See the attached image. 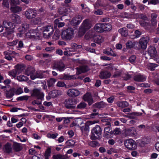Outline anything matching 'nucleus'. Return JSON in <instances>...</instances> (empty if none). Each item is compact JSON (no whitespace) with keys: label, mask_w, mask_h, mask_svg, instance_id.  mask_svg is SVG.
<instances>
[{"label":"nucleus","mask_w":159,"mask_h":159,"mask_svg":"<svg viewBox=\"0 0 159 159\" xmlns=\"http://www.w3.org/2000/svg\"><path fill=\"white\" fill-rule=\"evenodd\" d=\"M3 25L5 28V31L3 33V36L6 37L8 40L12 39L14 34L11 30L14 28V24L10 22L3 21Z\"/></svg>","instance_id":"f257e3e1"},{"label":"nucleus","mask_w":159,"mask_h":159,"mask_svg":"<svg viewBox=\"0 0 159 159\" xmlns=\"http://www.w3.org/2000/svg\"><path fill=\"white\" fill-rule=\"evenodd\" d=\"M83 19L80 15H77L73 17L70 21V25L73 26V28L70 26V40L74 34V32L77 31V26L79 25Z\"/></svg>","instance_id":"f03ea898"},{"label":"nucleus","mask_w":159,"mask_h":159,"mask_svg":"<svg viewBox=\"0 0 159 159\" xmlns=\"http://www.w3.org/2000/svg\"><path fill=\"white\" fill-rule=\"evenodd\" d=\"M102 129L100 126L96 125L91 130L90 139L92 140L99 139L102 134Z\"/></svg>","instance_id":"7ed1b4c3"},{"label":"nucleus","mask_w":159,"mask_h":159,"mask_svg":"<svg viewBox=\"0 0 159 159\" xmlns=\"http://www.w3.org/2000/svg\"><path fill=\"white\" fill-rule=\"evenodd\" d=\"M90 28L88 20L87 19L84 20L79 29V35L80 37L83 36Z\"/></svg>","instance_id":"20e7f679"},{"label":"nucleus","mask_w":159,"mask_h":159,"mask_svg":"<svg viewBox=\"0 0 159 159\" xmlns=\"http://www.w3.org/2000/svg\"><path fill=\"white\" fill-rule=\"evenodd\" d=\"M43 36L44 38H48L54 32L53 27L51 25H47L42 28Z\"/></svg>","instance_id":"39448f33"},{"label":"nucleus","mask_w":159,"mask_h":159,"mask_svg":"<svg viewBox=\"0 0 159 159\" xmlns=\"http://www.w3.org/2000/svg\"><path fill=\"white\" fill-rule=\"evenodd\" d=\"M37 11L35 8H29L25 11V17L28 19H31L35 18L37 15Z\"/></svg>","instance_id":"423d86ee"},{"label":"nucleus","mask_w":159,"mask_h":159,"mask_svg":"<svg viewBox=\"0 0 159 159\" xmlns=\"http://www.w3.org/2000/svg\"><path fill=\"white\" fill-rule=\"evenodd\" d=\"M124 145L129 150H134L137 148L136 142L133 139H129L125 141Z\"/></svg>","instance_id":"0eeeda50"},{"label":"nucleus","mask_w":159,"mask_h":159,"mask_svg":"<svg viewBox=\"0 0 159 159\" xmlns=\"http://www.w3.org/2000/svg\"><path fill=\"white\" fill-rule=\"evenodd\" d=\"M31 96L33 97H35L38 99H40L42 101L44 99V93L41 92L40 90L37 89H34L33 90L31 93Z\"/></svg>","instance_id":"6e6552de"},{"label":"nucleus","mask_w":159,"mask_h":159,"mask_svg":"<svg viewBox=\"0 0 159 159\" xmlns=\"http://www.w3.org/2000/svg\"><path fill=\"white\" fill-rule=\"evenodd\" d=\"M65 68V65L61 61H55L53 64V69L56 70L61 72L64 71Z\"/></svg>","instance_id":"1a4fd4ad"},{"label":"nucleus","mask_w":159,"mask_h":159,"mask_svg":"<svg viewBox=\"0 0 159 159\" xmlns=\"http://www.w3.org/2000/svg\"><path fill=\"white\" fill-rule=\"evenodd\" d=\"M148 40L147 38L143 37L141 38L139 40L138 43V48L139 49H145L147 46Z\"/></svg>","instance_id":"9d476101"},{"label":"nucleus","mask_w":159,"mask_h":159,"mask_svg":"<svg viewBox=\"0 0 159 159\" xmlns=\"http://www.w3.org/2000/svg\"><path fill=\"white\" fill-rule=\"evenodd\" d=\"M83 99L84 101L88 103L89 106H90L94 102L91 94L89 92L87 93L83 96Z\"/></svg>","instance_id":"9b49d317"},{"label":"nucleus","mask_w":159,"mask_h":159,"mask_svg":"<svg viewBox=\"0 0 159 159\" xmlns=\"http://www.w3.org/2000/svg\"><path fill=\"white\" fill-rule=\"evenodd\" d=\"M70 27H68L67 28L63 30L61 34V36L62 39L67 40H70Z\"/></svg>","instance_id":"f8f14e48"},{"label":"nucleus","mask_w":159,"mask_h":159,"mask_svg":"<svg viewBox=\"0 0 159 159\" xmlns=\"http://www.w3.org/2000/svg\"><path fill=\"white\" fill-rule=\"evenodd\" d=\"M76 73L78 74H80L83 73H85L89 70V66L86 65H83L77 67Z\"/></svg>","instance_id":"ddd939ff"},{"label":"nucleus","mask_w":159,"mask_h":159,"mask_svg":"<svg viewBox=\"0 0 159 159\" xmlns=\"http://www.w3.org/2000/svg\"><path fill=\"white\" fill-rule=\"evenodd\" d=\"M150 17L151 18V25L152 27L155 28L157 26V15L155 13H152L151 14Z\"/></svg>","instance_id":"4468645a"},{"label":"nucleus","mask_w":159,"mask_h":159,"mask_svg":"<svg viewBox=\"0 0 159 159\" xmlns=\"http://www.w3.org/2000/svg\"><path fill=\"white\" fill-rule=\"evenodd\" d=\"M68 10H70V7H67L64 6L59 8L58 12L60 15L63 16H65L68 14Z\"/></svg>","instance_id":"2eb2a0df"},{"label":"nucleus","mask_w":159,"mask_h":159,"mask_svg":"<svg viewBox=\"0 0 159 159\" xmlns=\"http://www.w3.org/2000/svg\"><path fill=\"white\" fill-rule=\"evenodd\" d=\"M148 53L151 57H155L157 54L156 48L153 46H150L148 49Z\"/></svg>","instance_id":"dca6fc26"},{"label":"nucleus","mask_w":159,"mask_h":159,"mask_svg":"<svg viewBox=\"0 0 159 159\" xmlns=\"http://www.w3.org/2000/svg\"><path fill=\"white\" fill-rule=\"evenodd\" d=\"M146 77L144 75L138 74L135 75L134 77V80L137 82H144L146 80Z\"/></svg>","instance_id":"f3484780"},{"label":"nucleus","mask_w":159,"mask_h":159,"mask_svg":"<svg viewBox=\"0 0 159 159\" xmlns=\"http://www.w3.org/2000/svg\"><path fill=\"white\" fill-rule=\"evenodd\" d=\"M107 104L103 101L98 102L93 104L92 106L93 108L100 109L105 107Z\"/></svg>","instance_id":"a211bd4d"},{"label":"nucleus","mask_w":159,"mask_h":159,"mask_svg":"<svg viewBox=\"0 0 159 159\" xmlns=\"http://www.w3.org/2000/svg\"><path fill=\"white\" fill-rule=\"evenodd\" d=\"M14 68L18 73L19 74L21 73L25 69V66L22 64H18L14 66Z\"/></svg>","instance_id":"6ab92c4d"},{"label":"nucleus","mask_w":159,"mask_h":159,"mask_svg":"<svg viewBox=\"0 0 159 159\" xmlns=\"http://www.w3.org/2000/svg\"><path fill=\"white\" fill-rule=\"evenodd\" d=\"M26 74L28 75H30V78L32 80H34L37 78L36 74L34 75L35 72L34 70L31 69V68H28L25 70Z\"/></svg>","instance_id":"aec40b11"},{"label":"nucleus","mask_w":159,"mask_h":159,"mask_svg":"<svg viewBox=\"0 0 159 159\" xmlns=\"http://www.w3.org/2000/svg\"><path fill=\"white\" fill-rule=\"evenodd\" d=\"M29 27V25L26 23L22 25L21 26L18 28V30L20 35L25 33Z\"/></svg>","instance_id":"412c9836"},{"label":"nucleus","mask_w":159,"mask_h":159,"mask_svg":"<svg viewBox=\"0 0 159 159\" xmlns=\"http://www.w3.org/2000/svg\"><path fill=\"white\" fill-rule=\"evenodd\" d=\"M4 91L6 92L5 93L6 98H11L14 95L15 88H13L9 90H7L6 89H4Z\"/></svg>","instance_id":"4be33fe9"},{"label":"nucleus","mask_w":159,"mask_h":159,"mask_svg":"<svg viewBox=\"0 0 159 159\" xmlns=\"http://www.w3.org/2000/svg\"><path fill=\"white\" fill-rule=\"evenodd\" d=\"M93 39L95 43L98 44H100L104 40V38L100 35H96L93 37Z\"/></svg>","instance_id":"5701e85b"},{"label":"nucleus","mask_w":159,"mask_h":159,"mask_svg":"<svg viewBox=\"0 0 159 159\" xmlns=\"http://www.w3.org/2000/svg\"><path fill=\"white\" fill-rule=\"evenodd\" d=\"M111 74L110 72L107 71H103L100 72V77L101 79H106L110 78Z\"/></svg>","instance_id":"b1692460"},{"label":"nucleus","mask_w":159,"mask_h":159,"mask_svg":"<svg viewBox=\"0 0 159 159\" xmlns=\"http://www.w3.org/2000/svg\"><path fill=\"white\" fill-rule=\"evenodd\" d=\"M60 19H56L54 22V29H57V27L58 28H61L64 26L65 25L64 22H60Z\"/></svg>","instance_id":"393cba45"},{"label":"nucleus","mask_w":159,"mask_h":159,"mask_svg":"<svg viewBox=\"0 0 159 159\" xmlns=\"http://www.w3.org/2000/svg\"><path fill=\"white\" fill-rule=\"evenodd\" d=\"M94 29L95 31L98 32H103V23L96 24L94 27Z\"/></svg>","instance_id":"a878e982"},{"label":"nucleus","mask_w":159,"mask_h":159,"mask_svg":"<svg viewBox=\"0 0 159 159\" xmlns=\"http://www.w3.org/2000/svg\"><path fill=\"white\" fill-rule=\"evenodd\" d=\"M111 131H112V129H110L109 127H105L104 129V137L108 138L110 137L112 134H111Z\"/></svg>","instance_id":"bb28decb"},{"label":"nucleus","mask_w":159,"mask_h":159,"mask_svg":"<svg viewBox=\"0 0 159 159\" xmlns=\"http://www.w3.org/2000/svg\"><path fill=\"white\" fill-rule=\"evenodd\" d=\"M34 30L35 31H34V32H33V33H34V34H31L30 39H33L34 40L39 39L40 37V34L38 32V30L36 29H34Z\"/></svg>","instance_id":"cd10ccee"},{"label":"nucleus","mask_w":159,"mask_h":159,"mask_svg":"<svg viewBox=\"0 0 159 159\" xmlns=\"http://www.w3.org/2000/svg\"><path fill=\"white\" fill-rule=\"evenodd\" d=\"M11 19L13 22L19 24L20 22V16L16 13L13 14L11 16Z\"/></svg>","instance_id":"c85d7f7f"},{"label":"nucleus","mask_w":159,"mask_h":159,"mask_svg":"<svg viewBox=\"0 0 159 159\" xmlns=\"http://www.w3.org/2000/svg\"><path fill=\"white\" fill-rule=\"evenodd\" d=\"M13 148L14 150L17 152L20 151L22 149L20 143L17 142L13 143Z\"/></svg>","instance_id":"c756f323"},{"label":"nucleus","mask_w":159,"mask_h":159,"mask_svg":"<svg viewBox=\"0 0 159 159\" xmlns=\"http://www.w3.org/2000/svg\"><path fill=\"white\" fill-rule=\"evenodd\" d=\"M117 106L122 108H125L129 106V103L126 101H119L116 102Z\"/></svg>","instance_id":"7c9ffc66"},{"label":"nucleus","mask_w":159,"mask_h":159,"mask_svg":"<svg viewBox=\"0 0 159 159\" xmlns=\"http://www.w3.org/2000/svg\"><path fill=\"white\" fill-rule=\"evenodd\" d=\"M137 141L140 146L141 147H143L146 144L148 143L147 139L146 138H143L139 139L137 140Z\"/></svg>","instance_id":"2f4dec72"},{"label":"nucleus","mask_w":159,"mask_h":159,"mask_svg":"<svg viewBox=\"0 0 159 159\" xmlns=\"http://www.w3.org/2000/svg\"><path fill=\"white\" fill-rule=\"evenodd\" d=\"M4 150L6 152L8 153L11 152L12 149L11 147V144L10 143L8 142L5 145Z\"/></svg>","instance_id":"473e14b6"},{"label":"nucleus","mask_w":159,"mask_h":159,"mask_svg":"<svg viewBox=\"0 0 159 159\" xmlns=\"http://www.w3.org/2000/svg\"><path fill=\"white\" fill-rule=\"evenodd\" d=\"M118 32L120 33L122 36L126 37L127 36L128 31L126 28H120L118 30Z\"/></svg>","instance_id":"72a5a7b5"},{"label":"nucleus","mask_w":159,"mask_h":159,"mask_svg":"<svg viewBox=\"0 0 159 159\" xmlns=\"http://www.w3.org/2000/svg\"><path fill=\"white\" fill-rule=\"evenodd\" d=\"M80 92L77 90L70 89V96L73 97H76L80 94Z\"/></svg>","instance_id":"f704fd0d"},{"label":"nucleus","mask_w":159,"mask_h":159,"mask_svg":"<svg viewBox=\"0 0 159 159\" xmlns=\"http://www.w3.org/2000/svg\"><path fill=\"white\" fill-rule=\"evenodd\" d=\"M103 32L109 31L111 30L112 29L111 25L109 23L107 24L103 23Z\"/></svg>","instance_id":"c9c22d12"},{"label":"nucleus","mask_w":159,"mask_h":159,"mask_svg":"<svg viewBox=\"0 0 159 159\" xmlns=\"http://www.w3.org/2000/svg\"><path fill=\"white\" fill-rule=\"evenodd\" d=\"M11 10L12 12L16 13L21 11L22 10V8L16 5L14 6H11Z\"/></svg>","instance_id":"e433bc0d"},{"label":"nucleus","mask_w":159,"mask_h":159,"mask_svg":"<svg viewBox=\"0 0 159 159\" xmlns=\"http://www.w3.org/2000/svg\"><path fill=\"white\" fill-rule=\"evenodd\" d=\"M51 147H48L47 148L44 154L45 158H49V157L51 156Z\"/></svg>","instance_id":"4c0bfd02"},{"label":"nucleus","mask_w":159,"mask_h":159,"mask_svg":"<svg viewBox=\"0 0 159 159\" xmlns=\"http://www.w3.org/2000/svg\"><path fill=\"white\" fill-rule=\"evenodd\" d=\"M145 20H139V23L141 26L145 28L151 25V23L146 22Z\"/></svg>","instance_id":"58836bf2"},{"label":"nucleus","mask_w":159,"mask_h":159,"mask_svg":"<svg viewBox=\"0 0 159 159\" xmlns=\"http://www.w3.org/2000/svg\"><path fill=\"white\" fill-rule=\"evenodd\" d=\"M89 145L92 147L95 148L96 146H99L100 144L98 142L93 141H90L89 143Z\"/></svg>","instance_id":"ea45409f"},{"label":"nucleus","mask_w":159,"mask_h":159,"mask_svg":"<svg viewBox=\"0 0 159 159\" xmlns=\"http://www.w3.org/2000/svg\"><path fill=\"white\" fill-rule=\"evenodd\" d=\"M8 75L11 76H12L14 78L16 77L17 75H18V73L15 68L11 70L8 72Z\"/></svg>","instance_id":"a19ab883"},{"label":"nucleus","mask_w":159,"mask_h":159,"mask_svg":"<svg viewBox=\"0 0 159 159\" xmlns=\"http://www.w3.org/2000/svg\"><path fill=\"white\" fill-rule=\"evenodd\" d=\"M29 98L28 95H24L18 97L16 98V100L18 101H21L24 100L27 101Z\"/></svg>","instance_id":"79ce46f5"},{"label":"nucleus","mask_w":159,"mask_h":159,"mask_svg":"<svg viewBox=\"0 0 159 159\" xmlns=\"http://www.w3.org/2000/svg\"><path fill=\"white\" fill-rule=\"evenodd\" d=\"M57 86L59 87H65L66 89L70 87V85L68 84L67 86L65 84L64 82L62 81H59L57 84Z\"/></svg>","instance_id":"37998d69"},{"label":"nucleus","mask_w":159,"mask_h":159,"mask_svg":"<svg viewBox=\"0 0 159 159\" xmlns=\"http://www.w3.org/2000/svg\"><path fill=\"white\" fill-rule=\"evenodd\" d=\"M158 66V65L157 64L150 63L148 64V68L150 69L151 70L153 71L155 70V67H157Z\"/></svg>","instance_id":"c03bdc74"},{"label":"nucleus","mask_w":159,"mask_h":159,"mask_svg":"<svg viewBox=\"0 0 159 159\" xmlns=\"http://www.w3.org/2000/svg\"><path fill=\"white\" fill-rule=\"evenodd\" d=\"M55 82V80L54 79H51L50 80H48L47 82L48 87L50 88L53 87Z\"/></svg>","instance_id":"a18cd8bd"},{"label":"nucleus","mask_w":159,"mask_h":159,"mask_svg":"<svg viewBox=\"0 0 159 159\" xmlns=\"http://www.w3.org/2000/svg\"><path fill=\"white\" fill-rule=\"evenodd\" d=\"M64 54L65 56L62 57L63 60L65 61H68L69 62L70 61V54H68L67 52L66 51L64 52Z\"/></svg>","instance_id":"49530a36"},{"label":"nucleus","mask_w":159,"mask_h":159,"mask_svg":"<svg viewBox=\"0 0 159 159\" xmlns=\"http://www.w3.org/2000/svg\"><path fill=\"white\" fill-rule=\"evenodd\" d=\"M87 104L84 102H81L76 107V109H84L87 106Z\"/></svg>","instance_id":"de8ad7c7"},{"label":"nucleus","mask_w":159,"mask_h":159,"mask_svg":"<svg viewBox=\"0 0 159 159\" xmlns=\"http://www.w3.org/2000/svg\"><path fill=\"white\" fill-rule=\"evenodd\" d=\"M138 17L139 19H142V20H148V18L145 14H140L139 15Z\"/></svg>","instance_id":"09e8293b"},{"label":"nucleus","mask_w":159,"mask_h":159,"mask_svg":"<svg viewBox=\"0 0 159 159\" xmlns=\"http://www.w3.org/2000/svg\"><path fill=\"white\" fill-rule=\"evenodd\" d=\"M111 134H112V135L114 134L117 135L120 134L121 133V131H120V128H115L113 131H111Z\"/></svg>","instance_id":"8fccbe9b"},{"label":"nucleus","mask_w":159,"mask_h":159,"mask_svg":"<svg viewBox=\"0 0 159 159\" xmlns=\"http://www.w3.org/2000/svg\"><path fill=\"white\" fill-rule=\"evenodd\" d=\"M27 77L24 75L18 76L17 77V79L19 81H25L26 80Z\"/></svg>","instance_id":"3c124183"},{"label":"nucleus","mask_w":159,"mask_h":159,"mask_svg":"<svg viewBox=\"0 0 159 159\" xmlns=\"http://www.w3.org/2000/svg\"><path fill=\"white\" fill-rule=\"evenodd\" d=\"M34 31H35V30L34 29H32L29 30L28 32L25 33V35L26 37L30 39V37H31V35L32 34H34V33H33V32H34Z\"/></svg>","instance_id":"603ef678"},{"label":"nucleus","mask_w":159,"mask_h":159,"mask_svg":"<svg viewBox=\"0 0 159 159\" xmlns=\"http://www.w3.org/2000/svg\"><path fill=\"white\" fill-rule=\"evenodd\" d=\"M71 47H70V49H71V47H72V50H70V52L71 51H73V50H75V49H77L78 48H79L80 47H78V46L75 43H72L70 45ZM79 46L81 47V46L79 45Z\"/></svg>","instance_id":"864d4df0"},{"label":"nucleus","mask_w":159,"mask_h":159,"mask_svg":"<svg viewBox=\"0 0 159 159\" xmlns=\"http://www.w3.org/2000/svg\"><path fill=\"white\" fill-rule=\"evenodd\" d=\"M64 158V156L60 154L54 155L52 156L53 159H63Z\"/></svg>","instance_id":"5fc2aeb1"},{"label":"nucleus","mask_w":159,"mask_h":159,"mask_svg":"<svg viewBox=\"0 0 159 159\" xmlns=\"http://www.w3.org/2000/svg\"><path fill=\"white\" fill-rule=\"evenodd\" d=\"M135 35L134 36V38H137L141 35L142 33L139 30H136L134 31Z\"/></svg>","instance_id":"6e6d98bb"},{"label":"nucleus","mask_w":159,"mask_h":159,"mask_svg":"<svg viewBox=\"0 0 159 159\" xmlns=\"http://www.w3.org/2000/svg\"><path fill=\"white\" fill-rule=\"evenodd\" d=\"M57 136L58 134L57 133L52 134L48 133V134L47 136L48 138L54 139L57 137Z\"/></svg>","instance_id":"4d7b16f0"},{"label":"nucleus","mask_w":159,"mask_h":159,"mask_svg":"<svg viewBox=\"0 0 159 159\" xmlns=\"http://www.w3.org/2000/svg\"><path fill=\"white\" fill-rule=\"evenodd\" d=\"M136 59V57L135 55H133L131 56L129 58V60L130 63L133 64L135 62V60Z\"/></svg>","instance_id":"13d9d810"},{"label":"nucleus","mask_w":159,"mask_h":159,"mask_svg":"<svg viewBox=\"0 0 159 159\" xmlns=\"http://www.w3.org/2000/svg\"><path fill=\"white\" fill-rule=\"evenodd\" d=\"M22 93H23V90L21 87H19L16 89L15 88V93L16 95H19Z\"/></svg>","instance_id":"bf43d9fd"},{"label":"nucleus","mask_w":159,"mask_h":159,"mask_svg":"<svg viewBox=\"0 0 159 159\" xmlns=\"http://www.w3.org/2000/svg\"><path fill=\"white\" fill-rule=\"evenodd\" d=\"M134 46V44L131 41H128L126 43V47L127 48H131Z\"/></svg>","instance_id":"052dcab7"},{"label":"nucleus","mask_w":159,"mask_h":159,"mask_svg":"<svg viewBox=\"0 0 159 159\" xmlns=\"http://www.w3.org/2000/svg\"><path fill=\"white\" fill-rule=\"evenodd\" d=\"M12 57L10 55V53L9 52H6L5 56V59L8 61H11L12 59Z\"/></svg>","instance_id":"680f3d73"},{"label":"nucleus","mask_w":159,"mask_h":159,"mask_svg":"<svg viewBox=\"0 0 159 159\" xmlns=\"http://www.w3.org/2000/svg\"><path fill=\"white\" fill-rule=\"evenodd\" d=\"M56 31L54 34V36H55L57 37V38H58L61 35L60 31L58 29H55Z\"/></svg>","instance_id":"e2e57ef3"},{"label":"nucleus","mask_w":159,"mask_h":159,"mask_svg":"<svg viewBox=\"0 0 159 159\" xmlns=\"http://www.w3.org/2000/svg\"><path fill=\"white\" fill-rule=\"evenodd\" d=\"M35 74L37 78H43L44 77L43 75L40 71H36Z\"/></svg>","instance_id":"0e129e2a"},{"label":"nucleus","mask_w":159,"mask_h":159,"mask_svg":"<svg viewBox=\"0 0 159 159\" xmlns=\"http://www.w3.org/2000/svg\"><path fill=\"white\" fill-rule=\"evenodd\" d=\"M49 94L50 95L52 98H55L57 97V94L55 90H52L50 91Z\"/></svg>","instance_id":"69168bd1"},{"label":"nucleus","mask_w":159,"mask_h":159,"mask_svg":"<svg viewBox=\"0 0 159 159\" xmlns=\"http://www.w3.org/2000/svg\"><path fill=\"white\" fill-rule=\"evenodd\" d=\"M18 42L17 40H14L12 42L7 43V44L10 46H14L17 44Z\"/></svg>","instance_id":"338daca9"},{"label":"nucleus","mask_w":159,"mask_h":159,"mask_svg":"<svg viewBox=\"0 0 159 159\" xmlns=\"http://www.w3.org/2000/svg\"><path fill=\"white\" fill-rule=\"evenodd\" d=\"M65 107L68 109L70 108V98L65 100L64 102Z\"/></svg>","instance_id":"774afa93"}]
</instances>
